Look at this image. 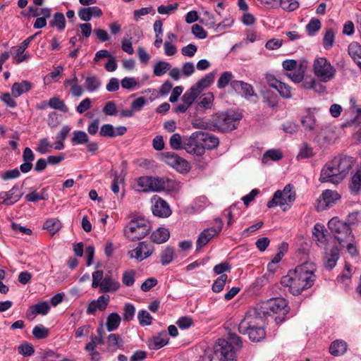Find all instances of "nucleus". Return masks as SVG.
Masks as SVG:
<instances>
[{
	"label": "nucleus",
	"mask_w": 361,
	"mask_h": 361,
	"mask_svg": "<svg viewBox=\"0 0 361 361\" xmlns=\"http://www.w3.org/2000/svg\"><path fill=\"white\" fill-rule=\"evenodd\" d=\"M49 197L47 189L43 188L40 192L33 191L27 194L25 199L27 202H35L38 200H46Z\"/></svg>",
	"instance_id": "nucleus-38"
},
{
	"label": "nucleus",
	"mask_w": 361,
	"mask_h": 361,
	"mask_svg": "<svg viewBox=\"0 0 361 361\" xmlns=\"http://www.w3.org/2000/svg\"><path fill=\"white\" fill-rule=\"evenodd\" d=\"M137 184L143 191L172 192L177 189V183L174 180L166 177H140L137 180Z\"/></svg>",
	"instance_id": "nucleus-4"
},
{
	"label": "nucleus",
	"mask_w": 361,
	"mask_h": 361,
	"mask_svg": "<svg viewBox=\"0 0 361 361\" xmlns=\"http://www.w3.org/2000/svg\"><path fill=\"white\" fill-rule=\"evenodd\" d=\"M352 158L349 157H335L322 168L319 180L337 184L346 176L352 168Z\"/></svg>",
	"instance_id": "nucleus-2"
},
{
	"label": "nucleus",
	"mask_w": 361,
	"mask_h": 361,
	"mask_svg": "<svg viewBox=\"0 0 361 361\" xmlns=\"http://www.w3.org/2000/svg\"><path fill=\"white\" fill-rule=\"evenodd\" d=\"M169 144L173 149L178 150L183 149V141L182 140L181 135L178 133H175L171 135L169 140Z\"/></svg>",
	"instance_id": "nucleus-53"
},
{
	"label": "nucleus",
	"mask_w": 361,
	"mask_h": 361,
	"mask_svg": "<svg viewBox=\"0 0 361 361\" xmlns=\"http://www.w3.org/2000/svg\"><path fill=\"white\" fill-rule=\"evenodd\" d=\"M175 250L174 248L167 246L160 253V262L163 266L170 264L174 258Z\"/></svg>",
	"instance_id": "nucleus-36"
},
{
	"label": "nucleus",
	"mask_w": 361,
	"mask_h": 361,
	"mask_svg": "<svg viewBox=\"0 0 361 361\" xmlns=\"http://www.w3.org/2000/svg\"><path fill=\"white\" fill-rule=\"evenodd\" d=\"M35 157V154L30 147L24 149L23 153V160L24 162L20 166V170L22 173H26L31 171Z\"/></svg>",
	"instance_id": "nucleus-22"
},
{
	"label": "nucleus",
	"mask_w": 361,
	"mask_h": 361,
	"mask_svg": "<svg viewBox=\"0 0 361 361\" xmlns=\"http://www.w3.org/2000/svg\"><path fill=\"white\" fill-rule=\"evenodd\" d=\"M106 345L107 352L114 353L123 348L124 341L120 335L112 333L106 337Z\"/></svg>",
	"instance_id": "nucleus-21"
},
{
	"label": "nucleus",
	"mask_w": 361,
	"mask_h": 361,
	"mask_svg": "<svg viewBox=\"0 0 361 361\" xmlns=\"http://www.w3.org/2000/svg\"><path fill=\"white\" fill-rule=\"evenodd\" d=\"M170 238L169 229L163 227L158 228L151 235V240L157 244L166 242Z\"/></svg>",
	"instance_id": "nucleus-27"
},
{
	"label": "nucleus",
	"mask_w": 361,
	"mask_h": 361,
	"mask_svg": "<svg viewBox=\"0 0 361 361\" xmlns=\"http://www.w3.org/2000/svg\"><path fill=\"white\" fill-rule=\"evenodd\" d=\"M349 190L353 195H357L361 192V165L351 177Z\"/></svg>",
	"instance_id": "nucleus-25"
},
{
	"label": "nucleus",
	"mask_w": 361,
	"mask_h": 361,
	"mask_svg": "<svg viewBox=\"0 0 361 361\" xmlns=\"http://www.w3.org/2000/svg\"><path fill=\"white\" fill-rule=\"evenodd\" d=\"M171 68L170 63L166 61H158L154 66V74L156 76H161Z\"/></svg>",
	"instance_id": "nucleus-46"
},
{
	"label": "nucleus",
	"mask_w": 361,
	"mask_h": 361,
	"mask_svg": "<svg viewBox=\"0 0 361 361\" xmlns=\"http://www.w3.org/2000/svg\"><path fill=\"white\" fill-rule=\"evenodd\" d=\"M23 196V193L20 191L19 186L16 184L13 188L7 192H0V199L2 200L1 204L5 205H12L17 202Z\"/></svg>",
	"instance_id": "nucleus-16"
},
{
	"label": "nucleus",
	"mask_w": 361,
	"mask_h": 361,
	"mask_svg": "<svg viewBox=\"0 0 361 361\" xmlns=\"http://www.w3.org/2000/svg\"><path fill=\"white\" fill-rule=\"evenodd\" d=\"M304 70L299 68L297 71L286 73V75L294 82H300L304 78Z\"/></svg>",
	"instance_id": "nucleus-64"
},
{
	"label": "nucleus",
	"mask_w": 361,
	"mask_h": 361,
	"mask_svg": "<svg viewBox=\"0 0 361 361\" xmlns=\"http://www.w3.org/2000/svg\"><path fill=\"white\" fill-rule=\"evenodd\" d=\"M121 318L116 312L111 313L106 318V327L109 331L117 329L121 324Z\"/></svg>",
	"instance_id": "nucleus-35"
},
{
	"label": "nucleus",
	"mask_w": 361,
	"mask_h": 361,
	"mask_svg": "<svg viewBox=\"0 0 361 361\" xmlns=\"http://www.w3.org/2000/svg\"><path fill=\"white\" fill-rule=\"evenodd\" d=\"M32 88V84L27 80L14 82L11 87V94L14 97H18L22 94L27 92Z\"/></svg>",
	"instance_id": "nucleus-28"
},
{
	"label": "nucleus",
	"mask_w": 361,
	"mask_h": 361,
	"mask_svg": "<svg viewBox=\"0 0 361 361\" xmlns=\"http://www.w3.org/2000/svg\"><path fill=\"white\" fill-rule=\"evenodd\" d=\"M231 87L236 93L242 94L247 99H249L252 96L257 97L253 87L250 84L243 81L233 80L231 82Z\"/></svg>",
	"instance_id": "nucleus-17"
},
{
	"label": "nucleus",
	"mask_w": 361,
	"mask_h": 361,
	"mask_svg": "<svg viewBox=\"0 0 361 361\" xmlns=\"http://www.w3.org/2000/svg\"><path fill=\"white\" fill-rule=\"evenodd\" d=\"M135 271L127 270L123 274L122 282L126 286H132L135 283Z\"/></svg>",
	"instance_id": "nucleus-59"
},
{
	"label": "nucleus",
	"mask_w": 361,
	"mask_h": 361,
	"mask_svg": "<svg viewBox=\"0 0 361 361\" xmlns=\"http://www.w3.org/2000/svg\"><path fill=\"white\" fill-rule=\"evenodd\" d=\"M245 334H247L249 336V338L254 342L260 341L265 337V331L262 327V326L256 328L249 329Z\"/></svg>",
	"instance_id": "nucleus-37"
},
{
	"label": "nucleus",
	"mask_w": 361,
	"mask_h": 361,
	"mask_svg": "<svg viewBox=\"0 0 361 361\" xmlns=\"http://www.w3.org/2000/svg\"><path fill=\"white\" fill-rule=\"evenodd\" d=\"M110 297L109 295H102L96 300L91 301L87 308V314H94L97 311H104L109 302Z\"/></svg>",
	"instance_id": "nucleus-18"
},
{
	"label": "nucleus",
	"mask_w": 361,
	"mask_h": 361,
	"mask_svg": "<svg viewBox=\"0 0 361 361\" xmlns=\"http://www.w3.org/2000/svg\"><path fill=\"white\" fill-rule=\"evenodd\" d=\"M335 34L332 29H328L324 36L323 46L325 49L329 50L334 44Z\"/></svg>",
	"instance_id": "nucleus-48"
},
{
	"label": "nucleus",
	"mask_w": 361,
	"mask_h": 361,
	"mask_svg": "<svg viewBox=\"0 0 361 361\" xmlns=\"http://www.w3.org/2000/svg\"><path fill=\"white\" fill-rule=\"evenodd\" d=\"M202 136V131L192 133L189 137L183 140V149L191 154L203 155L205 152L201 141L204 140Z\"/></svg>",
	"instance_id": "nucleus-12"
},
{
	"label": "nucleus",
	"mask_w": 361,
	"mask_h": 361,
	"mask_svg": "<svg viewBox=\"0 0 361 361\" xmlns=\"http://www.w3.org/2000/svg\"><path fill=\"white\" fill-rule=\"evenodd\" d=\"M348 54L353 61L361 59V45L353 42L348 46Z\"/></svg>",
	"instance_id": "nucleus-50"
},
{
	"label": "nucleus",
	"mask_w": 361,
	"mask_h": 361,
	"mask_svg": "<svg viewBox=\"0 0 361 361\" xmlns=\"http://www.w3.org/2000/svg\"><path fill=\"white\" fill-rule=\"evenodd\" d=\"M321 28V22L317 18H312L306 25V30L308 35L312 36L319 31Z\"/></svg>",
	"instance_id": "nucleus-56"
},
{
	"label": "nucleus",
	"mask_w": 361,
	"mask_h": 361,
	"mask_svg": "<svg viewBox=\"0 0 361 361\" xmlns=\"http://www.w3.org/2000/svg\"><path fill=\"white\" fill-rule=\"evenodd\" d=\"M200 92L192 86L182 97L183 102H185L187 106H190L195 99L198 97Z\"/></svg>",
	"instance_id": "nucleus-41"
},
{
	"label": "nucleus",
	"mask_w": 361,
	"mask_h": 361,
	"mask_svg": "<svg viewBox=\"0 0 361 361\" xmlns=\"http://www.w3.org/2000/svg\"><path fill=\"white\" fill-rule=\"evenodd\" d=\"M202 135H203L202 138H204V140L201 141L202 142L204 150L212 149L219 145V138L215 135L205 132H202Z\"/></svg>",
	"instance_id": "nucleus-31"
},
{
	"label": "nucleus",
	"mask_w": 361,
	"mask_h": 361,
	"mask_svg": "<svg viewBox=\"0 0 361 361\" xmlns=\"http://www.w3.org/2000/svg\"><path fill=\"white\" fill-rule=\"evenodd\" d=\"M214 96L212 92H207L200 97L198 106L206 109H211L213 106Z\"/></svg>",
	"instance_id": "nucleus-39"
},
{
	"label": "nucleus",
	"mask_w": 361,
	"mask_h": 361,
	"mask_svg": "<svg viewBox=\"0 0 361 361\" xmlns=\"http://www.w3.org/2000/svg\"><path fill=\"white\" fill-rule=\"evenodd\" d=\"M154 251V247L150 243L142 241L140 242L137 246L129 251L128 254L131 258H135L139 262L149 257Z\"/></svg>",
	"instance_id": "nucleus-15"
},
{
	"label": "nucleus",
	"mask_w": 361,
	"mask_h": 361,
	"mask_svg": "<svg viewBox=\"0 0 361 361\" xmlns=\"http://www.w3.org/2000/svg\"><path fill=\"white\" fill-rule=\"evenodd\" d=\"M88 141L89 137L85 131L75 130L73 133V137L71 138L73 145L86 144Z\"/></svg>",
	"instance_id": "nucleus-40"
},
{
	"label": "nucleus",
	"mask_w": 361,
	"mask_h": 361,
	"mask_svg": "<svg viewBox=\"0 0 361 361\" xmlns=\"http://www.w3.org/2000/svg\"><path fill=\"white\" fill-rule=\"evenodd\" d=\"M47 123L51 128H56L61 123L59 115L55 111L50 113L48 116Z\"/></svg>",
	"instance_id": "nucleus-63"
},
{
	"label": "nucleus",
	"mask_w": 361,
	"mask_h": 361,
	"mask_svg": "<svg viewBox=\"0 0 361 361\" xmlns=\"http://www.w3.org/2000/svg\"><path fill=\"white\" fill-rule=\"evenodd\" d=\"M326 230L321 224H316L313 228L312 233L317 240L321 243L326 241Z\"/></svg>",
	"instance_id": "nucleus-49"
},
{
	"label": "nucleus",
	"mask_w": 361,
	"mask_h": 361,
	"mask_svg": "<svg viewBox=\"0 0 361 361\" xmlns=\"http://www.w3.org/2000/svg\"><path fill=\"white\" fill-rule=\"evenodd\" d=\"M259 310L264 312L266 316H271L275 314H279L282 316L275 317L277 323L283 322L285 320V316L289 311V307L286 300L283 298H273L266 301L258 303Z\"/></svg>",
	"instance_id": "nucleus-5"
},
{
	"label": "nucleus",
	"mask_w": 361,
	"mask_h": 361,
	"mask_svg": "<svg viewBox=\"0 0 361 361\" xmlns=\"http://www.w3.org/2000/svg\"><path fill=\"white\" fill-rule=\"evenodd\" d=\"M264 101L269 107L274 108L278 104V97L271 91H266L263 93Z\"/></svg>",
	"instance_id": "nucleus-52"
},
{
	"label": "nucleus",
	"mask_w": 361,
	"mask_h": 361,
	"mask_svg": "<svg viewBox=\"0 0 361 361\" xmlns=\"http://www.w3.org/2000/svg\"><path fill=\"white\" fill-rule=\"evenodd\" d=\"M168 342V333L166 331H162L153 338L149 346L154 350H157L166 345Z\"/></svg>",
	"instance_id": "nucleus-29"
},
{
	"label": "nucleus",
	"mask_w": 361,
	"mask_h": 361,
	"mask_svg": "<svg viewBox=\"0 0 361 361\" xmlns=\"http://www.w3.org/2000/svg\"><path fill=\"white\" fill-rule=\"evenodd\" d=\"M328 228L340 245H343V242L354 240L352 228H350L337 216H334L329 220Z\"/></svg>",
	"instance_id": "nucleus-8"
},
{
	"label": "nucleus",
	"mask_w": 361,
	"mask_h": 361,
	"mask_svg": "<svg viewBox=\"0 0 361 361\" xmlns=\"http://www.w3.org/2000/svg\"><path fill=\"white\" fill-rule=\"evenodd\" d=\"M49 26L52 27H56L59 31H62L65 29L66 21L65 16L63 13L57 12L56 13L53 18L49 20Z\"/></svg>",
	"instance_id": "nucleus-33"
},
{
	"label": "nucleus",
	"mask_w": 361,
	"mask_h": 361,
	"mask_svg": "<svg viewBox=\"0 0 361 361\" xmlns=\"http://www.w3.org/2000/svg\"><path fill=\"white\" fill-rule=\"evenodd\" d=\"M151 200L153 203L152 211L154 216L166 218L171 215V208L164 200L158 195H154Z\"/></svg>",
	"instance_id": "nucleus-14"
},
{
	"label": "nucleus",
	"mask_w": 361,
	"mask_h": 361,
	"mask_svg": "<svg viewBox=\"0 0 361 361\" xmlns=\"http://www.w3.org/2000/svg\"><path fill=\"white\" fill-rule=\"evenodd\" d=\"M348 348V344L342 340H336L331 343L329 347V352L334 356H340L343 355Z\"/></svg>",
	"instance_id": "nucleus-30"
},
{
	"label": "nucleus",
	"mask_w": 361,
	"mask_h": 361,
	"mask_svg": "<svg viewBox=\"0 0 361 361\" xmlns=\"http://www.w3.org/2000/svg\"><path fill=\"white\" fill-rule=\"evenodd\" d=\"M240 118L235 114L221 112L216 114L214 118V126L220 131L226 132L234 130Z\"/></svg>",
	"instance_id": "nucleus-11"
},
{
	"label": "nucleus",
	"mask_w": 361,
	"mask_h": 361,
	"mask_svg": "<svg viewBox=\"0 0 361 361\" xmlns=\"http://www.w3.org/2000/svg\"><path fill=\"white\" fill-rule=\"evenodd\" d=\"M279 6L286 11H293L297 9L299 4L296 0H279Z\"/></svg>",
	"instance_id": "nucleus-54"
},
{
	"label": "nucleus",
	"mask_w": 361,
	"mask_h": 361,
	"mask_svg": "<svg viewBox=\"0 0 361 361\" xmlns=\"http://www.w3.org/2000/svg\"><path fill=\"white\" fill-rule=\"evenodd\" d=\"M276 90L280 95L284 98L288 99L292 96L290 87L284 82H281L278 85Z\"/></svg>",
	"instance_id": "nucleus-61"
},
{
	"label": "nucleus",
	"mask_w": 361,
	"mask_h": 361,
	"mask_svg": "<svg viewBox=\"0 0 361 361\" xmlns=\"http://www.w3.org/2000/svg\"><path fill=\"white\" fill-rule=\"evenodd\" d=\"M216 227H211L203 230L198 236L196 242V250L198 251L205 246L214 236L217 235L222 229L223 223L216 219Z\"/></svg>",
	"instance_id": "nucleus-13"
},
{
	"label": "nucleus",
	"mask_w": 361,
	"mask_h": 361,
	"mask_svg": "<svg viewBox=\"0 0 361 361\" xmlns=\"http://www.w3.org/2000/svg\"><path fill=\"white\" fill-rule=\"evenodd\" d=\"M315 270L313 263L305 262L296 267L293 271H289L287 275L281 278V283L288 288L293 295H298L313 286L316 280Z\"/></svg>",
	"instance_id": "nucleus-1"
},
{
	"label": "nucleus",
	"mask_w": 361,
	"mask_h": 361,
	"mask_svg": "<svg viewBox=\"0 0 361 361\" xmlns=\"http://www.w3.org/2000/svg\"><path fill=\"white\" fill-rule=\"evenodd\" d=\"M283 157L282 153L279 149H269L265 152L263 154L262 161L263 163H267L269 159L272 161H279Z\"/></svg>",
	"instance_id": "nucleus-45"
},
{
	"label": "nucleus",
	"mask_w": 361,
	"mask_h": 361,
	"mask_svg": "<svg viewBox=\"0 0 361 361\" xmlns=\"http://www.w3.org/2000/svg\"><path fill=\"white\" fill-rule=\"evenodd\" d=\"M120 283L114 280L110 276H104L99 286L100 292L108 293L116 291L120 288Z\"/></svg>",
	"instance_id": "nucleus-24"
},
{
	"label": "nucleus",
	"mask_w": 361,
	"mask_h": 361,
	"mask_svg": "<svg viewBox=\"0 0 361 361\" xmlns=\"http://www.w3.org/2000/svg\"><path fill=\"white\" fill-rule=\"evenodd\" d=\"M19 354L24 357H30L35 353L34 347L32 344L24 343L20 345L18 348Z\"/></svg>",
	"instance_id": "nucleus-57"
},
{
	"label": "nucleus",
	"mask_w": 361,
	"mask_h": 361,
	"mask_svg": "<svg viewBox=\"0 0 361 361\" xmlns=\"http://www.w3.org/2000/svg\"><path fill=\"white\" fill-rule=\"evenodd\" d=\"M314 155L313 149L307 144H304L300 148V152L298 153V159H307L312 157Z\"/></svg>",
	"instance_id": "nucleus-62"
},
{
	"label": "nucleus",
	"mask_w": 361,
	"mask_h": 361,
	"mask_svg": "<svg viewBox=\"0 0 361 361\" xmlns=\"http://www.w3.org/2000/svg\"><path fill=\"white\" fill-rule=\"evenodd\" d=\"M49 106L54 109L60 110L62 112L66 113L68 111V106L65 104L64 102L57 97H54L49 99L48 102Z\"/></svg>",
	"instance_id": "nucleus-44"
},
{
	"label": "nucleus",
	"mask_w": 361,
	"mask_h": 361,
	"mask_svg": "<svg viewBox=\"0 0 361 361\" xmlns=\"http://www.w3.org/2000/svg\"><path fill=\"white\" fill-rule=\"evenodd\" d=\"M241 338L234 333L228 332L227 339L219 338L214 350L221 361H236V351L242 348Z\"/></svg>",
	"instance_id": "nucleus-3"
},
{
	"label": "nucleus",
	"mask_w": 361,
	"mask_h": 361,
	"mask_svg": "<svg viewBox=\"0 0 361 361\" xmlns=\"http://www.w3.org/2000/svg\"><path fill=\"white\" fill-rule=\"evenodd\" d=\"M295 197L293 185L288 184L282 190H278L274 192L272 199L267 202V207L273 208L277 205L280 207L290 205L295 201Z\"/></svg>",
	"instance_id": "nucleus-10"
},
{
	"label": "nucleus",
	"mask_w": 361,
	"mask_h": 361,
	"mask_svg": "<svg viewBox=\"0 0 361 361\" xmlns=\"http://www.w3.org/2000/svg\"><path fill=\"white\" fill-rule=\"evenodd\" d=\"M257 304L255 307L250 309L238 325V331L245 334L247 329L261 326L267 319L264 312H261Z\"/></svg>",
	"instance_id": "nucleus-7"
},
{
	"label": "nucleus",
	"mask_w": 361,
	"mask_h": 361,
	"mask_svg": "<svg viewBox=\"0 0 361 361\" xmlns=\"http://www.w3.org/2000/svg\"><path fill=\"white\" fill-rule=\"evenodd\" d=\"M49 329L43 325L39 324L32 329V335L37 339H44L49 336Z\"/></svg>",
	"instance_id": "nucleus-51"
},
{
	"label": "nucleus",
	"mask_w": 361,
	"mask_h": 361,
	"mask_svg": "<svg viewBox=\"0 0 361 361\" xmlns=\"http://www.w3.org/2000/svg\"><path fill=\"white\" fill-rule=\"evenodd\" d=\"M137 319L142 326L150 325L152 321V317L145 310H140L138 312Z\"/></svg>",
	"instance_id": "nucleus-58"
},
{
	"label": "nucleus",
	"mask_w": 361,
	"mask_h": 361,
	"mask_svg": "<svg viewBox=\"0 0 361 361\" xmlns=\"http://www.w3.org/2000/svg\"><path fill=\"white\" fill-rule=\"evenodd\" d=\"M228 279V276L226 274H222L219 277H218L213 283L212 286V290L214 293H220L223 290L226 281Z\"/></svg>",
	"instance_id": "nucleus-47"
},
{
	"label": "nucleus",
	"mask_w": 361,
	"mask_h": 361,
	"mask_svg": "<svg viewBox=\"0 0 361 361\" xmlns=\"http://www.w3.org/2000/svg\"><path fill=\"white\" fill-rule=\"evenodd\" d=\"M101 80L97 75H88L85 78V87L90 92L97 90L101 87Z\"/></svg>",
	"instance_id": "nucleus-32"
},
{
	"label": "nucleus",
	"mask_w": 361,
	"mask_h": 361,
	"mask_svg": "<svg viewBox=\"0 0 361 361\" xmlns=\"http://www.w3.org/2000/svg\"><path fill=\"white\" fill-rule=\"evenodd\" d=\"M317 109H308L306 111V115L301 119L302 126L308 130H313L316 127V119L314 116Z\"/></svg>",
	"instance_id": "nucleus-26"
},
{
	"label": "nucleus",
	"mask_w": 361,
	"mask_h": 361,
	"mask_svg": "<svg viewBox=\"0 0 361 361\" xmlns=\"http://www.w3.org/2000/svg\"><path fill=\"white\" fill-rule=\"evenodd\" d=\"M340 257V250L335 246L329 252H326L324 257V265L326 269H332Z\"/></svg>",
	"instance_id": "nucleus-23"
},
{
	"label": "nucleus",
	"mask_w": 361,
	"mask_h": 361,
	"mask_svg": "<svg viewBox=\"0 0 361 361\" xmlns=\"http://www.w3.org/2000/svg\"><path fill=\"white\" fill-rule=\"evenodd\" d=\"M61 228V223L58 219H49L43 225V228L49 231L52 234H55Z\"/></svg>",
	"instance_id": "nucleus-42"
},
{
	"label": "nucleus",
	"mask_w": 361,
	"mask_h": 361,
	"mask_svg": "<svg viewBox=\"0 0 361 361\" xmlns=\"http://www.w3.org/2000/svg\"><path fill=\"white\" fill-rule=\"evenodd\" d=\"M215 73L214 72L207 74L204 78L200 79L195 85L197 90L201 92L204 89L209 87L214 80Z\"/></svg>",
	"instance_id": "nucleus-34"
},
{
	"label": "nucleus",
	"mask_w": 361,
	"mask_h": 361,
	"mask_svg": "<svg viewBox=\"0 0 361 361\" xmlns=\"http://www.w3.org/2000/svg\"><path fill=\"white\" fill-rule=\"evenodd\" d=\"M151 230L150 222L143 218L131 219L124 228V235L130 241H137L145 238Z\"/></svg>",
	"instance_id": "nucleus-6"
},
{
	"label": "nucleus",
	"mask_w": 361,
	"mask_h": 361,
	"mask_svg": "<svg viewBox=\"0 0 361 361\" xmlns=\"http://www.w3.org/2000/svg\"><path fill=\"white\" fill-rule=\"evenodd\" d=\"M39 34V32L35 33L33 35L28 37L25 39L23 42H21L16 49V61L17 63H20L23 61H27L30 59V55L27 53H24L25 51L28 47L30 42L35 38V37Z\"/></svg>",
	"instance_id": "nucleus-19"
},
{
	"label": "nucleus",
	"mask_w": 361,
	"mask_h": 361,
	"mask_svg": "<svg viewBox=\"0 0 361 361\" xmlns=\"http://www.w3.org/2000/svg\"><path fill=\"white\" fill-rule=\"evenodd\" d=\"M314 75L322 82H328L336 75V68L325 57L317 58L313 63Z\"/></svg>",
	"instance_id": "nucleus-9"
},
{
	"label": "nucleus",
	"mask_w": 361,
	"mask_h": 361,
	"mask_svg": "<svg viewBox=\"0 0 361 361\" xmlns=\"http://www.w3.org/2000/svg\"><path fill=\"white\" fill-rule=\"evenodd\" d=\"M50 310V306L47 302H41L32 307V312L35 314L46 315Z\"/></svg>",
	"instance_id": "nucleus-55"
},
{
	"label": "nucleus",
	"mask_w": 361,
	"mask_h": 361,
	"mask_svg": "<svg viewBox=\"0 0 361 361\" xmlns=\"http://www.w3.org/2000/svg\"><path fill=\"white\" fill-rule=\"evenodd\" d=\"M233 78V75L231 72H229V71L223 72L217 80V87L219 89H224L228 84L231 85V82L232 81H233L232 80Z\"/></svg>",
	"instance_id": "nucleus-43"
},
{
	"label": "nucleus",
	"mask_w": 361,
	"mask_h": 361,
	"mask_svg": "<svg viewBox=\"0 0 361 361\" xmlns=\"http://www.w3.org/2000/svg\"><path fill=\"white\" fill-rule=\"evenodd\" d=\"M341 198L340 195L335 190H326L322 194L319 202L322 209L332 207Z\"/></svg>",
	"instance_id": "nucleus-20"
},
{
	"label": "nucleus",
	"mask_w": 361,
	"mask_h": 361,
	"mask_svg": "<svg viewBox=\"0 0 361 361\" xmlns=\"http://www.w3.org/2000/svg\"><path fill=\"white\" fill-rule=\"evenodd\" d=\"M99 135L104 137H114V127L111 124H104L100 128Z\"/></svg>",
	"instance_id": "nucleus-60"
}]
</instances>
